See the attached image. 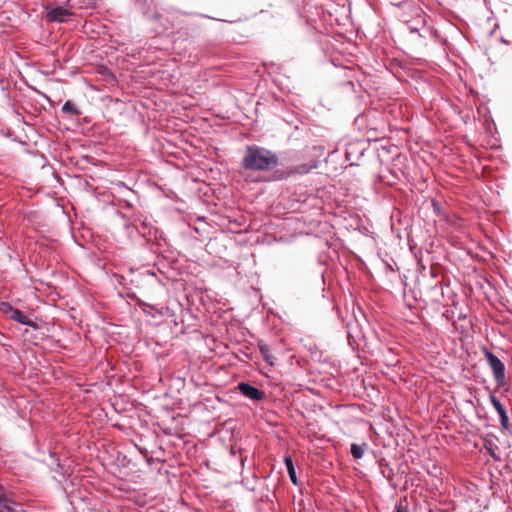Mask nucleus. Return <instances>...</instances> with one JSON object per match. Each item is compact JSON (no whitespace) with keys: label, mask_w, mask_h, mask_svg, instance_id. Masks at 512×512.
I'll use <instances>...</instances> for the list:
<instances>
[{"label":"nucleus","mask_w":512,"mask_h":512,"mask_svg":"<svg viewBox=\"0 0 512 512\" xmlns=\"http://www.w3.org/2000/svg\"><path fill=\"white\" fill-rule=\"evenodd\" d=\"M245 170L250 171H272L269 176L270 181L283 180L288 176V170L278 168L279 156L262 146L249 145L246 147L245 155L241 162Z\"/></svg>","instance_id":"nucleus-1"},{"label":"nucleus","mask_w":512,"mask_h":512,"mask_svg":"<svg viewBox=\"0 0 512 512\" xmlns=\"http://www.w3.org/2000/svg\"><path fill=\"white\" fill-rule=\"evenodd\" d=\"M318 148L316 146L306 147L302 154L293 155L290 158V176L305 175L316 169L319 164Z\"/></svg>","instance_id":"nucleus-2"},{"label":"nucleus","mask_w":512,"mask_h":512,"mask_svg":"<svg viewBox=\"0 0 512 512\" xmlns=\"http://www.w3.org/2000/svg\"><path fill=\"white\" fill-rule=\"evenodd\" d=\"M117 215L124 220V228L128 234L135 231L148 243L153 241L158 242L160 238H163V233L156 227L152 226L148 218L145 217L142 219L137 217L132 223H130L124 213L117 211Z\"/></svg>","instance_id":"nucleus-3"},{"label":"nucleus","mask_w":512,"mask_h":512,"mask_svg":"<svg viewBox=\"0 0 512 512\" xmlns=\"http://www.w3.org/2000/svg\"><path fill=\"white\" fill-rule=\"evenodd\" d=\"M484 355L486 360L491 367L494 375V379L499 385H503L505 382V365L504 363L490 350L485 349Z\"/></svg>","instance_id":"nucleus-4"},{"label":"nucleus","mask_w":512,"mask_h":512,"mask_svg":"<svg viewBox=\"0 0 512 512\" xmlns=\"http://www.w3.org/2000/svg\"><path fill=\"white\" fill-rule=\"evenodd\" d=\"M237 390L242 396L254 402H260L265 399V392L249 382L238 383Z\"/></svg>","instance_id":"nucleus-5"},{"label":"nucleus","mask_w":512,"mask_h":512,"mask_svg":"<svg viewBox=\"0 0 512 512\" xmlns=\"http://www.w3.org/2000/svg\"><path fill=\"white\" fill-rule=\"evenodd\" d=\"M45 9L46 18L50 22L64 23L72 16L70 10L63 6H56L53 8L46 7Z\"/></svg>","instance_id":"nucleus-6"},{"label":"nucleus","mask_w":512,"mask_h":512,"mask_svg":"<svg viewBox=\"0 0 512 512\" xmlns=\"http://www.w3.org/2000/svg\"><path fill=\"white\" fill-rule=\"evenodd\" d=\"M300 434L310 441H321L325 437L322 429L315 422H308L305 427L301 428Z\"/></svg>","instance_id":"nucleus-7"},{"label":"nucleus","mask_w":512,"mask_h":512,"mask_svg":"<svg viewBox=\"0 0 512 512\" xmlns=\"http://www.w3.org/2000/svg\"><path fill=\"white\" fill-rule=\"evenodd\" d=\"M136 304L144 314L151 316L153 318L164 316V312L165 310H167V308L164 306L150 304L140 298L136 299Z\"/></svg>","instance_id":"nucleus-8"},{"label":"nucleus","mask_w":512,"mask_h":512,"mask_svg":"<svg viewBox=\"0 0 512 512\" xmlns=\"http://www.w3.org/2000/svg\"><path fill=\"white\" fill-rule=\"evenodd\" d=\"M364 142L350 143L345 152L346 161L349 162L350 165H356V160L359 159L360 156L363 155L365 151Z\"/></svg>","instance_id":"nucleus-9"},{"label":"nucleus","mask_w":512,"mask_h":512,"mask_svg":"<svg viewBox=\"0 0 512 512\" xmlns=\"http://www.w3.org/2000/svg\"><path fill=\"white\" fill-rule=\"evenodd\" d=\"M490 402H491V404L493 405V407L495 408V410L497 411V413L499 415L500 424H501L502 429L503 430H509L508 414H507V411L505 410L504 406L500 402V400L496 396L491 395L490 396Z\"/></svg>","instance_id":"nucleus-10"},{"label":"nucleus","mask_w":512,"mask_h":512,"mask_svg":"<svg viewBox=\"0 0 512 512\" xmlns=\"http://www.w3.org/2000/svg\"><path fill=\"white\" fill-rule=\"evenodd\" d=\"M9 318L17 323L30 327L33 330H37L39 328L35 321L19 309L13 310V314H10Z\"/></svg>","instance_id":"nucleus-11"},{"label":"nucleus","mask_w":512,"mask_h":512,"mask_svg":"<svg viewBox=\"0 0 512 512\" xmlns=\"http://www.w3.org/2000/svg\"><path fill=\"white\" fill-rule=\"evenodd\" d=\"M49 457L51 459V471L61 475L63 478L68 473V469H66L60 462V459L57 457L56 453L50 452Z\"/></svg>","instance_id":"nucleus-12"},{"label":"nucleus","mask_w":512,"mask_h":512,"mask_svg":"<svg viewBox=\"0 0 512 512\" xmlns=\"http://www.w3.org/2000/svg\"><path fill=\"white\" fill-rule=\"evenodd\" d=\"M378 465H379L381 475L384 478H386L389 482H391L393 479V476H394V470L390 466L389 462L386 461L384 458H381L378 461Z\"/></svg>","instance_id":"nucleus-13"},{"label":"nucleus","mask_w":512,"mask_h":512,"mask_svg":"<svg viewBox=\"0 0 512 512\" xmlns=\"http://www.w3.org/2000/svg\"><path fill=\"white\" fill-rule=\"evenodd\" d=\"M70 8L77 9H94L97 5V0H68Z\"/></svg>","instance_id":"nucleus-14"},{"label":"nucleus","mask_w":512,"mask_h":512,"mask_svg":"<svg viewBox=\"0 0 512 512\" xmlns=\"http://www.w3.org/2000/svg\"><path fill=\"white\" fill-rule=\"evenodd\" d=\"M16 502L9 499L7 493L0 500V512H18Z\"/></svg>","instance_id":"nucleus-15"},{"label":"nucleus","mask_w":512,"mask_h":512,"mask_svg":"<svg viewBox=\"0 0 512 512\" xmlns=\"http://www.w3.org/2000/svg\"><path fill=\"white\" fill-rule=\"evenodd\" d=\"M61 111L64 113V114H67V115H71V116H80L81 115V111L80 109L77 107V105L71 101V100H67L63 105H62V108H61Z\"/></svg>","instance_id":"nucleus-16"},{"label":"nucleus","mask_w":512,"mask_h":512,"mask_svg":"<svg viewBox=\"0 0 512 512\" xmlns=\"http://www.w3.org/2000/svg\"><path fill=\"white\" fill-rule=\"evenodd\" d=\"M258 347H259V351H260V353H261V355H262L263 359H264L267 363H269L270 365H274L275 363H274V361H273V356H272V355H271V353H270V348H269V346H268L266 343H264L263 341H260V342L258 343Z\"/></svg>","instance_id":"nucleus-17"},{"label":"nucleus","mask_w":512,"mask_h":512,"mask_svg":"<svg viewBox=\"0 0 512 512\" xmlns=\"http://www.w3.org/2000/svg\"><path fill=\"white\" fill-rule=\"evenodd\" d=\"M290 482H292L293 485L298 487L299 492L301 494H303V490H304L303 482L299 481L291 458H290Z\"/></svg>","instance_id":"nucleus-18"},{"label":"nucleus","mask_w":512,"mask_h":512,"mask_svg":"<svg viewBox=\"0 0 512 512\" xmlns=\"http://www.w3.org/2000/svg\"><path fill=\"white\" fill-rule=\"evenodd\" d=\"M368 445L364 443L363 445H358L356 443H352L350 447V453L355 459H361L364 455V448H367Z\"/></svg>","instance_id":"nucleus-19"},{"label":"nucleus","mask_w":512,"mask_h":512,"mask_svg":"<svg viewBox=\"0 0 512 512\" xmlns=\"http://www.w3.org/2000/svg\"><path fill=\"white\" fill-rule=\"evenodd\" d=\"M394 512H409L406 499L401 500L395 505Z\"/></svg>","instance_id":"nucleus-20"},{"label":"nucleus","mask_w":512,"mask_h":512,"mask_svg":"<svg viewBox=\"0 0 512 512\" xmlns=\"http://www.w3.org/2000/svg\"><path fill=\"white\" fill-rule=\"evenodd\" d=\"M17 308H14L11 304L9 303H2V311L6 314H13V310H16Z\"/></svg>","instance_id":"nucleus-21"},{"label":"nucleus","mask_w":512,"mask_h":512,"mask_svg":"<svg viewBox=\"0 0 512 512\" xmlns=\"http://www.w3.org/2000/svg\"><path fill=\"white\" fill-rule=\"evenodd\" d=\"M492 445V442H488L487 444H485V448L487 449L488 453L490 454V456L493 458V459H498V456L496 455V453L494 452L493 448L491 447Z\"/></svg>","instance_id":"nucleus-22"},{"label":"nucleus","mask_w":512,"mask_h":512,"mask_svg":"<svg viewBox=\"0 0 512 512\" xmlns=\"http://www.w3.org/2000/svg\"><path fill=\"white\" fill-rule=\"evenodd\" d=\"M0 135L5 138H11L13 136V132L10 129L0 128Z\"/></svg>","instance_id":"nucleus-23"},{"label":"nucleus","mask_w":512,"mask_h":512,"mask_svg":"<svg viewBox=\"0 0 512 512\" xmlns=\"http://www.w3.org/2000/svg\"><path fill=\"white\" fill-rule=\"evenodd\" d=\"M425 31L428 32L429 35L432 38H434V39H438L439 38V32L436 29H434V28H427Z\"/></svg>","instance_id":"nucleus-24"},{"label":"nucleus","mask_w":512,"mask_h":512,"mask_svg":"<svg viewBox=\"0 0 512 512\" xmlns=\"http://www.w3.org/2000/svg\"><path fill=\"white\" fill-rule=\"evenodd\" d=\"M180 13L183 14V15H186V16H200V17H203V18H210L209 16L204 15V14L190 13V12H184V11H180Z\"/></svg>","instance_id":"nucleus-25"},{"label":"nucleus","mask_w":512,"mask_h":512,"mask_svg":"<svg viewBox=\"0 0 512 512\" xmlns=\"http://www.w3.org/2000/svg\"><path fill=\"white\" fill-rule=\"evenodd\" d=\"M288 462H289V459H288V450L284 451L283 453V463L284 465L286 466V468L288 469Z\"/></svg>","instance_id":"nucleus-26"},{"label":"nucleus","mask_w":512,"mask_h":512,"mask_svg":"<svg viewBox=\"0 0 512 512\" xmlns=\"http://www.w3.org/2000/svg\"><path fill=\"white\" fill-rule=\"evenodd\" d=\"M136 448L139 450V452L144 456V457H147L148 455V450L144 447H139L138 445H135Z\"/></svg>","instance_id":"nucleus-27"},{"label":"nucleus","mask_w":512,"mask_h":512,"mask_svg":"<svg viewBox=\"0 0 512 512\" xmlns=\"http://www.w3.org/2000/svg\"><path fill=\"white\" fill-rule=\"evenodd\" d=\"M289 208H290V212H294V211L299 210V207L295 205V203L292 201V199H291V198H290V205H289Z\"/></svg>","instance_id":"nucleus-28"},{"label":"nucleus","mask_w":512,"mask_h":512,"mask_svg":"<svg viewBox=\"0 0 512 512\" xmlns=\"http://www.w3.org/2000/svg\"><path fill=\"white\" fill-rule=\"evenodd\" d=\"M289 221H290V227H291L294 222H299L300 218L298 216H290Z\"/></svg>","instance_id":"nucleus-29"},{"label":"nucleus","mask_w":512,"mask_h":512,"mask_svg":"<svg viewBox=\"0 0 512 512\" xmlns=\"http://www.w3.org/2000/svg\"><path fill=\"white\" fill-rule=\"evenodd\" d=\"M347 328H348V331H347L348 341H349V344L351 345V339H353V335H352V332L350 330V324L347 325Z\"/></svg>","instance_id":"nucleus-30"},{"label":"nucleus","mask_w":512,"mask_h":512,"mask_svg":"<svg viewBox=\"0 0 512 512\" xmlns=\"http://www.w3.org/2000/svg\"><path fill=\"white\" fill-rule=\"evenodd\" d=\"M7 493L6 489L0 485V500Z\"/></svg>","instance_id":"nucleus-31"},{"label":"nucleus","mask_w":512,"mask_h":512,"mask_svg":"<svg viewBox=\"0 0 512 512\" xmlns=\"http://www.w3.org/2000/svg\"><path fill=\"white\" fill-rule=\"evenodd\" d=\"M122 207H124V208H131L132 204L129 201H124V205Z\"/></svg>","instance_id":"nucleus-32"},{"label":"nucleus","mask_w":512,"mask_h":512,"mask_svg":"<svg viewBox=\"0 0 512 512\" xmlns=\"http://www.w3.org/2000/svg\"><path fill=\"white\" fill-rule=\"evenodd\" d=\"M410 32H411V33H418V29H416V28H410Z\"/></svg>","instance_id":"nucleus-33"},{"label":"nucleus","mask_w":512,"mask_h":512,"mask_svg":"<svg viewBox=\"0 0 512 512\" xmlns=\"http://www.w3.org/2000/svg\"><path fill=\"white\" fill-rule=\"evenodd\" d=\"M275 240H276V241H283V240H284V238H283V236H280L279 238H275Z\"/></svg>","instance_id":"nucleus-34"},{"label":"nucleus","mask_w":512,"mask_h":512,"mask_svg":"<svg viewBox=\"0 0 512 512\" xmlns=\"http://www.w3.org/2000/svg\"><path fill=\"white\" fill-rule=\"evenodd\" d=\"M433 206L438 210L439 207H438V204L436 202H433Z\"/></svg>","instance_id":"nucleus-35"},{"label":"nucleus","mask_w":512,"mask_h":512,"mask_svg":"<svg viewBox=\"0 0 512 512\" xmlns=\"http://www.w3.org/2000/svg\"><path fill=\"white\" fill-rule=\"evenodd\" d=\"M47 100H50L49 99V96L45 95V94H42Z\"/></svg>","instance_id":"nucleus-36"},{"label":"nucleus","mask_w":512,"mask_h":512,"mask_svg":"<svg viewBox=\"0 0 512 512\" xmlns=\"http://www.w3.org/2000/svg\"><path fill=\"white\" fill-rule=\"evenodd\" d=\"M302 503H303V499H300V501H299V505L301 506V505H302Z\"/></svg>","instance_id":"nucleus-37"}]
</instances>
